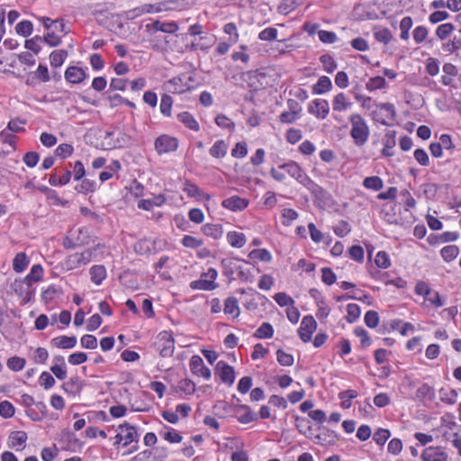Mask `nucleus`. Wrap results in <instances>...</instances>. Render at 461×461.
I'll return each mask as SVG.
<instances>
[{
	"label": "nucleus",
	"mask_w": 461,
	"mask_h": 461,
	"mask_svg": "<svg viewBox=\"0 0 461 461\" xmlns=\"http://www.w3.org/2000/svg\"><path fill=\"white\" fill-rule=\"evenodd\" d=\"M412 34L415 42L420 44L428 37L429 30L425 26L420 25L413 30Z\"/></svg>",
	"instance_id": "052dcab7"
},
{
	"label": "nucleus",
	"mask_w": 461,
	"mask_h": 461,
	"mask_svg": "<svg viewBox=\"0 0 461 461\" xmlns=\"http://www.w3.org/2000/svg\"><path fill=\"white\" fill-rule=\"evenodd\" d=\"M121 169V164L117 160H113L109 166L106 167L105 170L100 173L99 179L101 182H105L111 179L115 173Z\"/></svg>",
	"instance_id": "cd10ccee"
},
{
	"label": "nucleus",
	"mask_w": 461,
	"mask_h": 461,
	"mask_svg": "<svg viewBox=\"0 0 461 461\" xmlns=\"http://www.w3.org/2000/svg\"><path fill=\"white\" fill-rule=\"evenodd\" d=\"M103 248V245L97 244L96 246L87 249L81 253L71 254L65 259L64 266L68 270H73L80 267L81 266H85L96 255V251Z\"/></svg>",
	"instance_id": "f03ea898"
},
{
	"label": "nucleus",
	"mask_w": 461,
	"mask_h": 461,
	"mask_svg": "<svg viewBox=\"0 0 461 461\" xmlns=\"http://www.w3.org/2000/svg\"><path fill=\"white\" fill-rule=\"evenodd\" d=\"M374 37L377 41L384 44H388L393 39V35L387 28H376L374 32Z\"/></svg>",
	"instance_id": "473e14b6"
},
{
	"label": "nucleus",
	"mask_w": 461,
	"mask_h": 461,
	"mask_svg": "<svg viewBox=\"0 0 461 461\" xmlns=\"http://www.w3.org/2000/svg\"><path fill=\"white\" fill-rule=\"evenodd\" d=\"M391 436V432L387 429H378L373 435V439L378 445L383 447Z\"/></svg>",
	"instance_id": "c03bdc74"
},
{
	"label": "nucleus",
	"mask_w": 461,
	"mask_h": 461,
	"mask_svg": "<svg viewBox=\"0 0 461 461\" xmlns=\"http://www.w3.org/2000/svg\"><path fill=\"white\" fill-rule=\"evenodd\" d=\"M118 429L122 432L124 439L122 447H127L132 442H138V433L134 426L125 422L120 425Z\"/></svg>",
	"instance_id": "4468645a"
},
{
	"label": "nucleus",
	"mask_w": 461,
	"mask_h": 461,
	"mask_svg": "<svg viewBox=\"0 0 461 461\" xmlns=\"http://www.w3.org/2000/svg\"><path fill=\"white\" fill-rule=\"evenodd\" d=\"M375 263L378 267L388 268L391 265L389 256L384 251H379L375 258Z\"/></svg>",
	"instance_id": "680f3d73"
},
{
	"label": "nucleus",
	"mask_w": 461,
	"mask_h": 461,
	"mask_svg": "<svg viewBox=\"0 0 461 461\" xmlns=\"http://www.w3.org/2000/svg\"><path fill=\"white\" fill-rule=\"evenodd\" d=\"M239 49H240L239 51H235L232 53V55H231L232 60L233 61L240 60L244 64H248L249 61V55L247 53L248 46L242 44L239 47Z\"/></svg>",
	"instance_id": "603ef678"
},
{
	"label": "nucleus",
	"mask_w": 461,
	"mask_h": 461,
	"mask_svg": "<svg viewBox=\"0 0 461 461\" xmlns=\"http://www.w3.org/2000/svg\"><path fill=\"white\" fill-rule=\"evenodd\" d=\"M218 276V272L215 268H209L206 273L202 274L198 280L192 281L190 287L194 290L212 291L218 287L215 280Z\"/></svg>",
	"instance_id": "20e7f679"
},
{
	"label": "nucleus",
	"mask_w": 461,
	"mask_h": 461,
	"mask_svg": "<svg viewBox=\"0 0 461 461\" xmlns=\"http://www.w3.org/2000/svg\"><path fill=\"white\" fill-rule=\"evenodd\" d=\"M363 185L366 189L379 191L384 187V182L382 178L377 176H367L364 179Z\"/></svg>",
	"instance_id": "c85d7f7f"
},
{
	"label": "nucleus",
	"mask_w": 461,
	"mask_h": 461,
	"mask_svg": "<svg viewBox=\"0 0 461 461\" xmlns=\"http://www.w3.org/2000/svg\"><path fill=\"white\" fill-rule=\"evenodd\" d=\"M155 348L161 357H171L175 350V339L172 332L167 330L159 332L156 337Z\"/></svg>",
	"instance_id": "7ed1b4c3"
},
{
	"label": "nucleus",
	"mask_w": 461,
	"mask_h": 461,
	"mask_svg": "<svg viewBox=\"0 0 461 461\" xmlns=\"http://www.w3.org/2000/svg\"><path fill=\"white\" fill-rule=\"evenodd\" d=\"M439 398L441 402L452 405L456 402L457 393L454 389H441L439 391Z\"/></svg>",
	"instance_id": "4c0bfd02"
},
{
	"label": "nucleus",
	"mask_w": 461,
	"mask_h": 461,
	"mask_svg": "<svg viewBox=\"0 0 461 461\" xmlns=\"http://www.w3.org/2000/svg\"><path fill=\"white\" fill-rule=\"evenodd\" d=\"M332 88V83L331 80L326 77L322 76L321 77L317 83L312 86V92L316 95H322L324 93H327L330 91Z\"/></svg>",
	"instance_id": "412c9836"
},
{
	"label": "nucleus",
	"mask_w": 461,
	"mask_h": 461,
	"mask_svg": "<svg viewBox=\"0 0 461 461\" xmlns=\"http://www.w3.org/2000/svg\"><path fill=\"white\" fill-rule=\"evenodd\" d=\"M249 257L252 259H258L263 262H270L272 259L271 253L266 249H253L249 252Z\"/></svg>",
	"instance_id": "58836bf2"
},
{
	"label": "nucleus",
	"mask_w": 461,
	"mask_h": 461,
	"mask_svg": "<svg viewBox=\"0 0 461 461\" xmlns=\"http://www.w3.org/2000/svg\"><path fill=\"white\" fill-rule=\"evenodd\" d=\"M348 121L351 124L350 136L354 143L361 147L368 140L370 131L366 120L359 113H352Z\"/></svg>",
	"instance_id": "f257e3e1"
},
{
	"label": "nucleus",
	"mask_w": 461,
	"mask_h": 461,
	"mask_svg": "<svg viewBox=\"0 0 461 461\" xmlns=\"http://www.w3.org/2000/svg\"><path fill=\"white\" fill-rule=\"evenodd\" d=\"M189 366L192 374L194 375L202 376L206 380H209L212 376L210 368L204 365L200 356H193L190 359Z\"/></svg>",
	"instance_id": "6e6552de"
},
{
	"label": "nucleus",
	"mask_w": 461,
	"mask_h": 461,
	"mask_svg": "<svg viewBox=\"0 0 461 461\" xmlns=\"http://www.w3.org/2000/svg\"><path fill=\"white\" fill-rule=\"evenodd\" d=\"M357 396L355 390H346L339 393V398L341 400V407L348 409L351 406V400Z\"/></svg>",
	"instance_id": "f704fd0d"
},
{
	"label": "nucleus",
	"mask_w": 461,
	"mask_h": 461,
	"mask_svg": "<svg viewBox=\"0 0 461 461\" xmlns=\"http://www.w3.org/2000/svg\"><path fill=\"white\" fill-rule=\"evenodd\" d=\"M215 123L219 127L228 129L230 131H233L235 128L234 122L230 118L223 114L217 115V117L215 118Z\"/></svg>",
	"instance_id": "69168bd1"
},
{
	"label": "nucleus",
	"mask_w": 461,
	"mask_h": 461,
	"mask_svg": "<svg viewBox=\"0 0 461 461\" xmlns=\"http://www.w3.org/2000/svg\"><path fill=\"white\" fill-rule=\"evenodd\" d=\"M297 5L298 4L296 0H283L278 5L277 11L281 14L287 15L293 12Z\"/></svg>",
	"instance_id": "a18cd8bd"
},
{
	"label": "nucleus",
	"mask_w": 461,
	"mask_h": 461,
	"mask_svg": "<svg viewBox=\"0 0 461 461\" xmlns=\"http://www.w3.org/2000/svg\"><path fill=\"white\" fill-rule=\"evenodd\" d=\"M320 61L321 62L324 70L328 73H332L337 68L336 61L329 54L321 56Z\"/></svg>",
	"instance_id": "3c124183"
},
{
	"label": "nucleus",
	"mask_w": 461,
	"mask_h": 461,
	"mask_svg": "<svg viewBox=\"0 0 461 461\" xmlns=\"http://www.w3.org/2000/svg\"><path fill=\"white\" fill-rule=\"evenodd\" d=\"M91 276V281L99 285L106 277V269L102 265L93 266L89 270Z\"/></svg>",
	"instance_id": "b1692460"
},
{
	"label": "nucleus",
	"mask_w": 461,
	"mask_h": 461,
	"mask_svg": "<svg viewBox=\"0 0 461 461\" xmlns=\"http://www.w3.org/2000/svg\"><path fill=\"white\" fill-rule=\"evenodd\" d=\"M154 146L158 154L161 155L176 150L178 140L175 137L163 134L156 139Z\"/></svg>",
	"instance_id": "39448f33"
},
{
	"label": "nucleus",
	"mask_w": 461,
	"mask_h": 461,
	"mask_svg": "<svg viewBox=\"0 0 461 461\" xmlns=\"http://www.w3.org/2000/svg\"><path fill=\"white\" fill-rule=\"evenodd\" d=\"M181 243L185 248L197 249L203 246V241L201 239L191 235H185L181 240Z\"/></svg>",
	"instance_id": "de8ad7c7"
},
{
	"label": "nucleus",
	"mask_w": 461,
	"mask_h": 461,
	"mask_svg": "<svg viewBox=\"0 0 461 461\" xmlns=\"http://www.w3.org/2000/svg\"><path fill=\"white\" fill-rule=\"evenodd\" d=\"M395 146V140L394 137L386 134L384 140V148L382 149V153L385 157H391L393 155V148Z\"/></svg>",
	"instance_id": "8fccbe9b"
},
{
	"label": "nucleus",
	"mask_w": 461,
	"mask_h": 461,
	"mask_svg": "<svg viewBox=\"0 0 461 461\" xmlns=\"http://www.w3.org/2000/svg\"><path fill=\"white\" fill-rule=\"evenodd\" d=\"M50 343L52 346L63 348V349H68L73 348L77 345V338L75 336H59L56 338H53L50 340Z\"/></svg>",
	"instance_id": "f3484780"
},
{
	"label": "nucleus",
	"mask_w": 461,
	"mask_h": 461,
	"mask_svg": "<svg viewBox=\"0 0 461 461\" xmlns=\"http://www.w3.org/2000/svg\"><path fill=\"white\" fill-rule=\"evenodd\" d=\"M86 77V74L79 67L71 66L68 67L65 71V78L67 81L72 84H79Z\"/></svg>",
	"instance_id": "dca6fc26"
},
{
	"label": "nucleus",
	"mask_w": 461,
	"mask_h": 461,
	"mask_svg": "<svg viewBox=\"0 0 461 461\" xmlns=\"http://www.w3.org/2000/svg\"><path fill=\"white\" fill-rule=\"evenodd\" d=\"M226 239L231 247L237 249L242 248L247 242L245 234L238 231H229L226 235Z\"/></svg>",
	"instance_id": "aec40b11"
},
{
	"label": "nucleus",
	"mask_w": 461,
	"mask_h": 461,
	"mask_svg": "<svg viewBox=\"0 0 461 461\" xmlns=\"http://www.w3.org/2000/svg\"><path fill=\"white\" fill-rule=\"evenodd\" d=\"M202 231L213 240H219L223 235V228L221 224L206 223L202 227Z\"/></svg>",
	"instance_id": "6ab92c4d"
},
{
	"label": "nucleus",
	"mask_w": 461,
	"mask_h": 461,
	"mask_svg": "<svg viewBox=\"0 0 461 461\" xmlns=\"http://www.w3.org/2000/svg\"><path fill=\"white\" fill-rule=\"evenodd\" d=\"M248 154V147L246 142H238L231 150V156L233 158H242Z\"/></svg>",
	"instance_id": "774afa93"
},
{
	"label": "nucleus",
	"mask_w": 461,
	"mask_h": 461,
	"mask_svg": "<svg viewBox=\"0 0 461 461\" xmlns=\"http://www.w3.org/2000/svg\"><path fill=\"white\" fill-rule=\"evenodd\" d=\"M215 375H218L221 380L229 384H233L235 381L234 368L224 361H219L215 366Z\"/></svg>",
	"instance_id": "1a4fd4ad"
},
{
	"label": "nucleus",
	"mask_w": 461,
	"mask_h": 461,
	"mask_svg": "<svg viewBox=\"0 0 461 461\" xmlns=\"http://www.w3.org/2000/svg\"><path fill=\"white\" fill-rule=\"evenodd\" d=\"M173 104V99L169 95L164 94L160 100V112L165 116L171 115V108Z\"/></svg>",
	"instance_id": "49530a36"
},
{
	"label": "nucleus",
	"mask_w": 461,
	"mask_h": 461,
	"mask_svg": "<svg viewBox=\"0 0 461 461\" xmlns=\"http://www.w3.org/2000/svg\"><path fill=\"white\" fill-rule=\"evenodd\" d=\"M276 358L278 363L284 366H291L294 364V357L282 349L276 351Z\"/></svg>",
	"instance_id": "bf43d9fd"
},
{
	"label": "nucleus",
	"mask_w": 461,
	"mask_h": 461,
	"mask_svg": "<svg viewBox=\"0 0 461 461\" xmlns=\"http://www.w3.org/2000/svg\"><path fill=\"white\" fill-rule=\"evenodd\" d=\"M385 86L386 80L383 77H371L366 84V88L370 92L385 88Z\"/></svg>",
	"instance_id": "c9c22d12"
},
{
	"label": "nucleus",
	"mask_w": 461,
	"mask_h": 461,
	"mask_svg": "<svg viewBox=\"0 0 461 461\" xmlns=\"http://www.w3.org/2000/svg\"><path fill=\"white\" fill-rule=\"evenodd\" d=\"M423 461H447V454L438 447H429L421 454Z\"/></svg>",
	"instance_id": "f8f14e48"
},
{
	"label": "nucleus",
	"mask_w": 461,
	"mask_h": 461,
	"mask_svg": "<svg viewBox=\"0 0 461 461\" xmlns=\"http://www.w3.org/2000/svg\"><path fill=\"white\" fill-rule=\"evenodd\" d=\"M360 307L356 303H349L347 306L346 320L348 323L355 322L360 316Z\"/></svg>",
	"instance_id": "79ce46f5"
},
{
	"label": "nucleus",
	"mask_w": 461,
	"mask_h": 461,
	"mask_svg": "<svg viewBox=\"0 0 461 461\" xmlns=\"http://www.w3.org/2000/svg\"><path fill=\"white\" fill-rule=\"evenodd\" d=\"M43 268L41 265H33L30 273L24 277V283L27 285H32L33 283L39 282L42 279Z\"/></svg>",
	"instance_id": "4be33fe9"
},
{
	"label": "nucleus",
	"mask_w": 461,
	"mask_h": 461,
	"mask_svg": "<svg viewBox=\"0 0 461 461\" xmlns=\"http://www.w3.org/2000/svg\"><path fill=\"white\" fill-rule=\"evenodd\" d=\"M223 311L225 314H230L232 315L233 318H237L240 312L238 300L233 296L228 297L224 302Z\"/></svg>",
	"instance_id": "393cba45"
},
{
	"label": "nucleus",
	"mask_w": 461,
	"mask_h": 461,
	"mask_svg": "<svg viewBox=\"0 0 461 461\" xmlns=\"http://www.w3.org/2000/svg\"><path fill=\"white\" fill-rule=\"evenodd\" d=\"M223 32L226 34L230 35V41L232 43H236L239 41L240 35L238 32L237 26L234 23H228L223 26Z\"/></svg>",
	"instance_id": "e2e57ef3"
},
{
	"label": "nucleus",
	"mask_w": 461,
	"mask_h": 461,
	"mask_svg": "<svg viewBox=\"0 0 461 461\" xmlns=\"http://www.w3.org/2000/svg\"><path fill=\"white\" fill-rule=\"evenodd\" d=\"M249 201L239 195H232L221 202V206L231 212H240L249 206Z\"/></svg>",
	"instance_id": "9d476101"
},
{
	"label": "nucleus",
	"mask_w": 461,
	"mask_h": 461,
	"mask_svg": "<svg viewBox=\"0 0 461 461\" xmlns=\"http://www.w3.org/2000/svg\"><path fill=\"white\" fill-rule=\"evenodd\" d=\"M68 57V52L63 50H54L50 55V65L54 68L62 66Z\"/></svg>",
	"instance_id": "7c9ffc66"
},
{
	"label": "nucleus",
	"mask_w": 461,
	"mask_h": 461,
	"mask_svg": "<svg viewBox=\"0 0 461 461\" xmlns=\"http://www.w3.org/2000/svg\"><path fill=\"white\" fill-rule=\"evenodd\" d=\"M459 254V249L456 245H448L440 250V255L447 262L454 260Z\"/></svg>",
	"instance_id": "2f4dec72"
},
{
	"label": "nucleus",
	"mask_w": 461,
	"mask_h": 461,
	"mask_svg": "<svg viewBox=\"0 0 461 461\" xmlns=\"http://www.w3.org/2000/svg\"><path fill=\"white\" fill-rule=\"evenodd\" d=\"M455 27L452 23H447L438 26L436 30V35L440 40H445L454 31Z\"/></svg>",
	"instance_id": "4d7b16f0"
},
{
	"label": "nucleus",
	"mask_w": 461,
	"mask_h": 461,
	"mask_svg": "<svg viewBox=\"0 0 461 461\" xmlns=\"http://www.w3.org/2000/svg\"><path fill=\"white\" fill-rule=\"evenodd\" d=\"M316 329L317 322L314 318L312 315L304 316L298 329V335L304 343L309 342Z\"/></svg>",
	"instance_id": "0eeeda50"
},
{
	"label": "nucleus",
	"mask_w": 461,
	"mask_h": 461,
	"mask_svg": "<svg viewBox=\"0 0 461 461\" xmlns=\"http://www.w3.org/2000/svg\"><path fill=\"white\" fill-rule=\"evenodd\" d=\"M177 2V0H167L164 2H160L155 5L152 4H145V10H147L146 14H154L160 13L163 11H170L173 10L174 7L171 5H174Z\"/></svg>",
	"instance_id": "a211bd4d"
},
{
	"label": "nucleus",
	"mask_w": 461,
	"mask_h": 461,
	"mask_svg": "<svg viewBox=\"0 0 461 461\" xmlns=\"http://www.w3.org/2000/svg\"><path fill=\"white\" fill-rule=\"evenodd\" d=\"M274 335V330L270 323L264 322L261 326L255 331L254 336L258 339H270Z\"/></svg>",
	"instance_id": "72a5a7b5"
},
{
	"label": "nucleus",
	"mask_w": 461,
	"mask_h": 461,
	"mask_svg": "<svg viewBox=\"0 0 461 461\" xmlns=\"http://www.w3.org/2000/svg\"><path fill=\"white\" fill-rule=\"evenodd\" d=\"M29 262L24 252L17 253L13 260V268L16 273H22L28 267Z\"/></svg>",
	"instance_id": "bb28decb"
},
{
	"label": "nucleus",
	"mask_w": 461,
	"mask_h": 461,
	"mask_svg": "<svg viewBox=\"0 0 461 461\" xmlns=\"http://www.w3.org/2000/svg\"><path fill=\"white\" fill-rule=\"evenodd\" d=\"M280 169L285 170V172L294 178L299 183L306 185L311 182L309 176L305 174V172L301 168V167L294 161H289L287 163L282 164L278 167Z\"/></svg>",
	"instance_id": "423d86ee"
},
{
	"label": "nucleus",
	"mask_w": 461,
	"mask_h": 461,
	"mask_svg": "<svg viewBox=\"0 0 461 461\" xmlns=\"http://www.w3.org/2000/svg\"><path fill=\"white\" fill-rule=\"evenodd\" d=\"M178 120L183 122L187 128L193 131L199 130V124L194 116L188 112H183L177 115Z\"/></svg>",
	"instance_id": "c756f323"
},
{
	"label": "nucleus",
	"mask_w": 461,
	"mask_h": 461,
	"mask_svg": "<svg viewBox=\"0 0 461 461\" xmlns=\"http://www.w3.org/2000/svg\"><path fill=\"white\" fill-rule=\"evenodd\" d=\"M308 112L317 118L325 119L329 113V103L325 99H314L308 106Z\"/></svg>",
	"instance_id": "9b49d317"
},
{
	"label": "nucleus",
	"mask_w": 461,
	"mask_h": 461,
	"mask_svg": "<svg viewBox=\"0 0 461 461\" xmlns=\"http://www.w3.org/2000/svg\"><path fill=\"white\" fill-rule=\"evenodd\" d=\"M33 30V25L32 22L28 20H23L17 23L15 26V31L19 35L23 37H27L32 34Z\"/></svg>",
	"instance_id": "37998d69"
},
{
	"label": "nucleus",
	"mask_w": 461,
	"mask_h": 461,
	"mask_svg": "<svg viewBox=\"0 0 461 461\" xmlns=\"http://www.w3.org/2000/svg\"><path fill=\"white\" fill-rule=\"evenodd\" d=\"M282 223L285 226H290L292 222L297 219L298 213L294 209H284L282 211Z\"/></svg>",
	"instance_id": "5fc2aeb1"
},
{
	"label": "nucleus",
	"mask_w": 461,
	"mask_h": 461,
	"mask_svg": "<svg viewBox=\"0 0 461 461\" xmlns=\"http://www.w3.org/2000/svg\"><path fill=\"white\" fill-rule=\"evenodd\" d=\"M275 301L277 303L278 305L281 307L284 306H293L294 304V299L286 294L285 293H277L274 296Z\"/></svg>",
	"instance_id": "0e129e2a"
},
{
	"label": "nucleus",
	"mask_w": 461,
	"mask_h": 461,
	"mask_svg": "<svg viewBox=\"0 0 461 461\" xmlns=\"http://www.w3.org/2000/svg\"><path fill=\"white\" fill-rule=\"evenodd\" d=\"M165 440L169 443H179L182 441V436L174 429L168 428L167 430L160 433Z\"/></svg>",
	"instance_id": "864d4df0"
},
{
	"label": "nucleus",
	"mask_w": 461,
	"mask_h": 461,
	"mask_svg": "<svg viewBox=\"0 0 461 461\" xmlns=\"http://www.w3.org/2000/svg\"><path fill=\"white\" fill-rule=\"evenodd\" d=\"M26 360L20 357H12L7 359L6 365L9 369L14 372L21 371L25 366Z\"/></svg>",
	"instance_id": "a19ab883"
},
{
	"label": "nucleus",
	"mask_w": 461,
	"mask_h": 461,
	"mask_svg": "<svg viewBox=\"0 0 461 461\" xmlns=\"http://www.w3.org/2000/svg\"><path fill=\"white\" fill-rule=\"evenodd\" d=\"M285 138L287 142L295 144L303 138L302 131L295 128H290L285 133Z\"/></svg>",
	"instance_id": "338daca9"
},
{
	"label": "nucleus",
	"mask_w": 461,
	"mask_h": 461,
	"mask_svg": "<svg viewBox=\"0 0 461 461\" xmlns=\"http://www.w3.org/2000/svg\"><path fill=\"white\" fill-rule=\"evenodd\" d=\"M413 22L411 16H405L400 22V37L402 40L407 41L410 37L409 31L412 27Z\"/></svg>",
	"instance_id": "e433bc0d"
},
{
	"label": "nucleus",
	"mask_w": 461,
	"mask_h": 461,
	"mask_svg": "<svg viewBox=\"0 0 461 461\" xmlns=\"http://www.w3.org/2000/svg\"><path fill=\"white\" fill-rule=\"evenodd\" d=\"M318 442L325 445V444H334L337 440V436L334 431L330 429H324L322 432L316 436Z\"/></svg>",
	"instance_id": "ea45409f"
},
{
	"label": "nucleus",
	"mask_w": 461,
	"mask_h": 461,
	"mask_svg": "<svg viewBox=\"0 0 461 461\" xmlns=\"http://www.w3.org/2000/svg\"><path fill=\"white\" fill-rule=\"evenodd\" d=\"M240 408L246 411L244 414L238 417V420L240 423L248 424L258 419L257 414L248 405H241Z\"/></svg>",
	"instance_id": "09e8293b"
},
{
	"label": "nucleus",
	"mask_w": 461,
	"mask_h": 461,
	"mask_svg": "<svg viewBox=\"0 0 461 461\" xmlns=\"http://www.w3.org/2000/svg\"><path fill=\"white\" fill-rule=\"evenodd\" d=\"M353 104L345 93L340 92L332 98V110L336 113H342L349 110Z\"/></svg>",
	"instance_id": "ddd939ff"
},
{
	"label": "nucleus",
	"mask_w": 461,
	"mask_h": 461,
	"mask_svg": "<svg viewBox=\"0 0 461 461\" xmlns=\"http://www.w3.org/2000/svg\"><path fill=\"white\" fill-rule=\"evenodd\" d=\"M184 192L189 197H203L209 200L211 197L208 194H205L195 184L185 181L183 188Z\"/></svg>",
	"instance_id": "a878e982"
},
{
	"label": "nucleus",
	"mask_w": 461,
	"mask_h": 461,
	"mask_svg": "<svg viewBox=\"0 0 461 461\" xmlns=\"http://www.w3.org/2000/svg\"><path fill=\"white\" fill-rule=\"evenodd\" d=\"M74 151V148L72 145L68 143H62L59 145L55 149L56 156L66 158L68 157H70Z\"/></svg>",
	"instance_id": "13d9d810"
},
{
	"label": "nucleus",
	"mask_w": 461,
	"mask_h": 461,
	"mask_svg": "<svg viewBox=\"0 0 461 461\" xmlns=\"http://www.w3.org/2000/svg\"><path fill=\"white\" fill-rule=\"evenodd\" d=\"M364 321L367 327L376 328L379 323V315L377 312L370 310L365 314Z\"/></svg>",
	"instance_id": "6e6d98bb"
},
{
	"label": "nucleus",
	"mask_w": 461,
	"mask_h": 461,
	"mask_svg": "<svg viewBox=\"0 0 461 461\" xmlns=\"http://www.w3.org/2000/svg\"><path fill=\"white\" fill-rule=\"evenodd\" d=\"M27 433L25 431L17 430L13 431L9 436L8 446L15 450H23L25 447V442L27 440Z\"/></svg>",
	"instance_id": "2eb2a0df"
},
{
	"label": "nucleus",
	"mask_w": 461,
	"mask_h": 461,
	"mask_svg": "<svg viewBox=\"0 0 461 461\" xmlns=\"http://www.w3.org/2000/svg\"><path fill=\"white\" fill-rule=\"evenodd\" d=\"M228 150V145L223 140H219L214 142L209 150L212 157L216 158H222L226 156Z\"/></svg>",
	"instance_id": "5701e85b"
}]
</instances>
